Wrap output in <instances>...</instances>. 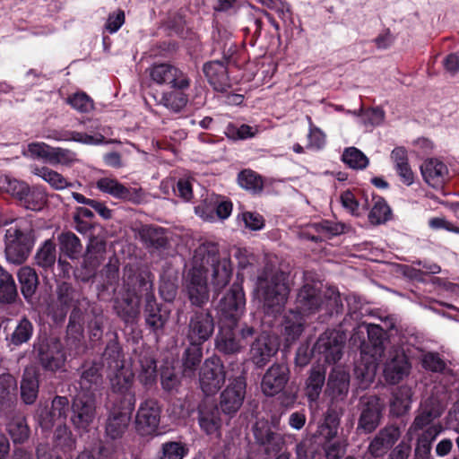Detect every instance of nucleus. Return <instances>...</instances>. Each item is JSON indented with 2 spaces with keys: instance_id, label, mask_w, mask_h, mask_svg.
<instances>
[{
  "instance_id": "obj_1",
  "label": "nucleus",
  "mask_w": 459,
  "mask_h": 459,
  "mask_svg": "<svg viewBox=\"0 0 459 459\" xmlns=\"http://www.w3.org/2000/svg\"><path fill=\"white\" fill-rule=\"evenodd\" d=\"M255 292L263 302L265 314L273 316L281 314L290 293L285 274L272 266H266L257 277Z\"/></svg>"
},
{
  "instance_id": "obj_2",
  "label": "nucleus",
  "mask_w": 459,
  "mask_h": 459,
  "mask_svg": "<svg viewBox=\"0 0 459 459\" xmlns=\"http://www.w3.org/2000/svg\"><path fill=\"white\" fill-rule=\"evenodd\" d=\"M124 288L126 295L123 298L117 299L115 301V310L117 314L126 322H132L139 313V294L146 293L152 288V284L135 273L132 267H126L123 276Z\"/></svg>"
},
{
  "instance_id": "obj_3",
  "label": "nucleus",
  "mask_w": 459,
  "mask_h": 459,
  "mask_svg": "<svg viewBox=\"0 0 459 459\" xmlns=\"http://www.w3.org/2000/svg\"><path fill=\"white\" fill-rule=\"evenodd\" d=\"M320 284L307 282L299 290L295 301L298 315H307L317 311L324 304L329 310L338 309L342 306L339 292L334 288H328L323 301L319 295Z\"/></svg>"
},
{
  "instance_id": "obj_4",
  "label": "nucleus",
  "mask_w": 459,
  "mask_h": 459,
  "mask_svg": "<svg viewBox=\"0 0 459 459\" xmlns=\"http://www.w3.org/2000/svg\"><path fill=\"white\" fill-rule=\"evenodd\" d=\"M367 332L369 339L376 338L373 341V352L369 353V351L362 349L360 361L355 367V373L362 381L370 383L376 376L378 362L384 351V348L380 341L382 329L378 325H368Z\"/></svg>"
},
{
  "instance_id": "obj_5",
  "label": "nucleus",
  "mask_w": 459,
  "mask_h": 459,
  "mask_svg": "<svg viewBox=\"0 0 459 459\" xmlns=\"http://www.w3.org/2000/svg\"><path fill=\"white\" fill-rule=\"evenodd\" d=\"M237 324L221 322L220 330L216 335V349L224 354H236L245 347L246 338L254 334V328L244 326L239 332L235 330Z\"/></svg>"
},
{
  "instance_id": "obj_6",
  "label": "nucleus",
  "mask_w": 459,
  "mask_h": 459,
  "mask_svg": "<svg viewBox=\"0 0 459 459\" xmlns=\"http://www.w3.org/2000/svg\"><path fill=\"white\" fill-rule=\"evenodd\" d=\"M29 236L17 225L11 226L5 232V256L15 264H21L28 258L31 249Z\"/></svg>"
},
{
  "instance_id": "obj_7",
  "label": "nucleus",
  "mask_w": 459,
  "mask_h": 459,
  "mask_svg": "<svg viewBox=\"0 0 459 459\" xmlns=\"http://www.w3.org/2000/svg\"><path fill=\"white\" fill-rule=\"evenodd\" d=\"M245 306L246 299L242 287L233 284L219 303L218 313L221 322L237 324L244 314Z\"/></svg>"
},
{
  "instance_id": "obj_8",
  "label": "nucleus",
  "mask_w": 459,
  "mask_h": 459,
  "mask_svg": "<svg viewBox=\"0 0 459 459\" xmlns=\"http://www.w3.org/2000/svg\"><path fill=\"white\" fill-rule=\"evenodd\" d=\"M226 379L224 366L219 358L207 359L199 373V383L206 395H213L222 387Z\"/></svg>"
},
{
  "instance_id": "obj_9",
  "label": "nucleus",
  "mask_w": 459,
  "mask_h": 459,
  "mask_svg": "<svg viewBox=\"0 0 459 459\" xmlns=\"http://www.w3.org/2000/svg\"><path fill=\"white\" fill-rule=\"evenodd\" d=\"M97 188L112 197L134 204H140L146 201V195L141 187L126 186L117 179L104 177L97 180Z\"/></svg>"
},
{
  "instance_id": "obj_10",
  "label": "nucleus",
  "mask_w": 459,
  "mask_h": 459,
  "mask_svg": "<svg viewBox=\"0 0 459 459\" xmlns=\"http://www.w3.org/2000/svg\"><path fill=\"white\" fill-rule=\"evenodd\" d=\"M150 77L157 84H168L177 90L190 86V79L178 67L169 64H158L150 68Z\"/></svg>"
},
{
  "instance_id": "obj_11",
  "label": "nucleus",
  "mask_w": 459,
  "mask_h": 459,
  "mask_svg": "<svg viewBox=\"0 0 459 459\" xmlns=\"http://www.w3.org/2000/svg\"><path fill=\"white\" fill-rule=\"evenodd\" d=\"M160 409L154 400L143 402L136 413L134 427L136 432L143 436H151L157 431L160 424Z\"/></svg>"
},
{
  "instance_id": "obj_12",
  "label": "nucleus",
  "mask_w": 459,
  "mask_h": 459,
  "mask_svg": "<svg viewBox=\"0 0 459 459\" xmlns=\"http://www.w3.org/2000/svg\"><path fill=\"white\" fill-rule=\"evenodd\" d=\"M253 435L255 442L264 448L267 455L281 452L285 445L284 436L273 430L267 420H257L253 427Z\"/></svg>"
},
{
  "instance_id": "obj_13",
  "label": "nucleus",
  "mask_w": 459,
  "mask_h": 459,
  "mask_svg": "<svg viewBox=\"0 0 459 459\" xmlns=\"http://www.w3.org/2000/svg\"><path fill=\"white\" fill-rule=\"evenodd\" d=\"M184 286L192 305L202 307L209 300L206 273L190 270L185 276Z\"/></svg>"
},
{
  "instance_id": "obj_14",
  "label": "nucleus",
  "mask_w": 459,
  "mask_h": 459,
  "mask_svg": "<svg viewBox=\"0 0 459 459\" xmlns=\"http://www.w3.org/2000/svg\"><path fill=\"white\" fill-rule=\"evenodd\" d=\"M69 410V401L65 396H56L51 407L40 408L38 411L39 423L43 430H49L55 425L65 423Z\"/></svg>"
},
{
  "instance_id": "obj_15",
  "label": "nucleus",
  "mask_w": 459,
  "mask_h": 459,
  "mask_svg": "<svg viewBox=\"0 0 459 459\" xmlns=\"http://www.w3.org/2000/svg\"><path fill=\"white\" fill-rule=\"evenodd\" d=\"M246 392V382L242 377L230 378V383L221 394L220 405L226 414L237 412L241 407Z\"/></svg>"
},
{
  "instance_id": "obj_16",
  "label": "nucleus",
  "mask_w": 459,
  "mask_h": 459,
  "mask_svg": "<svg viewBox=\"0 0 459 459\" xmlns=\"http://www.w3.org/2000/svg\"><path fill=\"white\" fill-rule=\"evenodd\" d=\"M213 331L212 316L206 312H196L189 321L187 340L190 344L201 345L212 336Z\"/></svg>"
},
{
  "instance_id": "obj_17",
  "label": "nucleus",
  "mask_w": 459,
  "mask_h": 459,
  "mask_svg": "<svg viewBox=\"0 0 459 459\" xmlns=\"http://www.w3.org/2000/svg\"><path fill=\"white\" fill-rule=\"evenodd\" d=\"M95 409L93 398L78 394L72 404L71 421L74 428L87 430L95 419Z\"/></svg>"
},
{
  "instance_id": "obj_18",
  "label": "nucleus",
  "mask_w": 459,
  "mask_h": 459,
  "mask_svg": "<svg viewBox=\"0 0 459 459\" xmlns=\"http://www.w3.org/2000/svg\"><path fill=\"white\" fill-rule=\"evenodd\" d=\"M346 337L339 331H328L320 336L316 348L328 363H335L342 355Z\"/></svg>"
},
{
  "instance_id": "obj_19",
  "label": "nucleus",
  "mask_w": 459,
  "mask_h": 459,
  "mask_svg": "<svg viewBox=\"0 0 459 459\" xmlns=\"http://www.w3.org/2000/svg\"><path fill=\"white\" fill-rule=\"evenodd\" d=\"M128 406L122 410L114 408L108 414L106 422V435L111 439L120 438L128 427L131 412L134 405V395L129 394Z\"/></svg>"
},
{
  "instance_id": "obj_20",
  "label": "nucleus",
  "mask_w": 459,
  "mask_h": 459,
  "mask_svg": "<svg viewBox=\"0 0 459 459\" xmlns=\"http://www.w3.org/2000/svg\"><path fill=\"white\" fill-rule=\"evenodd\" d=\"M443 407L435 400L425 401L418 411L413 422L408 429L406 436L409 441L413 438V436L419 430H424L428 427L433 425L432 422L437 418L440 417L443 412Z\"/></svg>"
},
{
  "instance_id": "obj_21",
  "label": "nucleus",
  "mask_w": 459,
  "mask_h": 459,
  "mask_svg": "<svg viewBox=\"0 0 459 459\" xmlns=\"http://www.w3.org/2000/svg\"><path fill=\"white\" fill-rule=\"evenodd\" d=\"M289 380V368L284 364H273L264 373L261 389L266 396L281 393Z\"/></svg>"
},
{
  "instance_id": "obj_22",
  "label": "nucleus",
  "mask_w": 459,
  "mask_h": 459,
  "mask_svg": "<svg viewBox=\"0 0 459 459\" xmlns=\"http://www.w3.org/2000/svg\"><path fill=\"white\" fill-rule=\"evenodd\" d=\"M39 361L45 369L56 371L65 366V354L58 340L50 339L42 343L39 350Z\"/></svg>"
},
{
  "instance_id": "obj_23",
  "label": "nucleus",
  "mask_w": 459,
  "mask_h": 459,
  "mask_svg": "<svg viewBox=\"0 0 459 459\" xmlns=\"http://www.w3.org/2000/svg\"><path fill=\"white\" fill-rule=\"evenodd\" d=\"M279 345L276 340L267 334H261L251 344L249 355L252 362L264 367L276 354Z\"/></svg>"
},
{
  "instance_id": "obj_24",
  "label": "nucleus",
  "mask_w": 459,
  "mask_h": 459,
  "mask_svg": "<svg viewBox=\"0 0 459 459\" xmlns=\"http://www.w3.org/2000/svg\"><path fill=\"white\" fill-rule=\"evenodd\" d=\"M410 364L403 351L394 349L389 351V357L385 364L384 375L390 384H396L409 374Z\"/></svg>"
},
{
  "instance_id": "obj_25",
  "label": "nucleus",
  "mask_w": 459,
  "mask_h": 459,
  "mask_svg": "<svg viewBox=\"0 0 459 459\" xmlns=\"http://www.w3.org/2000/svg\"><path fill=\"white\" fill-rule=\"evenodd\" d=\"M100 370L101 365L99 363L82 366L79 380V394L86 397H94L95 393L100 391L103 385V377Z\"/></svg>"
},
{
  "instance_id": "obj_26",
  "label": "nucleus",
  "mask_w": 459,
  "mask_h": 459,
  "mask_svg": "<svg viewBox=\"0 0 459 459\" xmlns=\"http://www.w3.org/2000/svg\"><path fill=\"white\" fill-rule=\"evenodd\" d=\"M219 257L221 256L219 255L217 244L212 242L202 243L194 250L190 270L207 273L212 264L215 263Z\"/></svg>"
},
{
  "instance_id": "obj_27",
  "label": "nucleus",
  "mask_w": 459,
  "mask_h": 459,
  "mask_svg": "<svg viewBox=\"0 0 459 459\" xmlns=\"http://www.w3.org/2000/svg\"><path fill=\"white\" fill-rule=\"evenodd\" d=\"M350 375L344 369L334 368L326 383L325 394L333 401H342L349 391Z\"/></svg>"
},
{
  "instance_id": "obj_28",
  "label": "nucleus",
  "mask_w": 459,
  "mask_h": 459,
  "mask_svg": "<svg viewBox=\"0 0 459 459\" xmlns=\"http://www.w3.org/2000/svg\"><path fill=\"white\" fill-rule=\"evenodd\" d=\"M203 70L209 83L216 91L224 92L230 87L226 61L207 62L204 65Z\"/></svg>"
},
{
  "instance_id": "obj_29",
  "label": "nucleus",
  "mask_w": 459,
  "mask_h": 459,
  "mask_svg": "<svg viewBox=\"0 0 459 459\" xmlns=\"http://www.w3.org/2000/svg\"><path fill=\"white\" fill-rule=\"evenodd\" d=\"M133 365L140 381L144 385H151L156 381V360L150 351H141L134 359Z\"/></svg>"
},
{
  "instance_id": "obj_30",
  "label": "nucleus",
  "mask_w": 459,
  "mask_h": 459,
  "mask_svg": "<svg viewBox=\"0 0 459 459\" xmlns=\"http://www.w3.org/2000/svg\"><path fill=\"white\" fill-rule=\"evenodd\" d=\"M400 437V430L395 426L382 429L368 446V452L374 457L385 455Z\"/></svg>"
},
{
  "instance_id": "obj_31",
  "label": "nucleus",
  "mask_w": 459,
  "mask_h": 459,
  "mask_svg": "<svg viewBox=\"0 0 459 459\" xmlns=\"http://www.w3.org/2000/svg\"><path fill=\"white\" fill-rule=\"evenodd\" d=\"M83 345V328L82 316L78 310H74L69 318L67 326L66 346L69 355H77Z\"/></svg>"
},
{
  "instance_id": "obj_32",
  "label": "nucleus",
  "mask_w": 459,
  "mask_h": 459,
  "mask_svg": "<svg viewBox=\"0 0 459 459\" xmlns=\"http://www.w3.org/2000/svg\"><path fill=\"white\" fill-rule=\"evenodd\" d=\"M420 170L426 183L432 187H441L448 178L446 165L437 159L426 160Z\"/></svg>"
},
{
  "instance_id": "obj_33",
  "label": "nucleus",
  "mask_w": 459,
  "mask_h": 459,
  "mask_svg": "<svg viewBox=\"0 0 459 459\" xmlns=\"http://www.w3.org/2000/svg\"><path fill=\"white\" fill-rule=\"evenodd\" d=\"M382 405L376 396L368 398L362 409L359 427L366 432L373 431L379 424Z\"/></svg>"
},
{
  "instance_id": "obj_34",
  "label": "nucleus",
  "mask_w": 459,
  "mask_h": 459,
  "mask_svg": "<svg viewBox=\"0 0 459 459\" xmlns=\"http://www.w3.org/2000/svg\"><path fill=\"white\" fill-rule=\"evenodd\" d=\"M442 430V426L439 423H436L428 427L419 435L415 447V456L418 459H427L429 456L432 443Z\"/></svg>"
},
{
  "instance_id": "obj_35",
  "label": "nucleus",
  "mask_w": 459,
  "mask_h": 459,
  "mask_svg": "<svg viewBox=\"0 0 459 459\" xmlns=\"http://www.w3.org/2000/svg\"><path fill=\"white\" fill-rule=\"evenodd\" d=\"M212 283L215 290H220L224 288L231 278L232 266L230 260L224 256L219 257L217 261L210 266Z\"/></svg>"
},
{
  "instance_id": "obj_36",
  "label": "nucleus",
  "mask_w": 459,
  "mask_h": 459,
  "mask_svg": "<svg viewBox=\"0 0 459 459\" xmlns=\"http://www.w3.org/2000/svg\"><path fill=\"white\" fill-rule=\"evenodd\" d=\"M221 424L220 411L215 405L204 404L200 406L199 425L206 434L212 435L217 433Z\"/></svg>"
},
{
  "instance_id": "obj_37",
  "label": "nucleus",
  "mask_w": 459,
  "mask_h": 459,
  "mask_svg": "<svg viewBox=\"0 0 459 459\" xmlns=\"http://www.w3.org/2000/svg\"><path fill=\"white\" fill-rule=\"evenodd\" d=\"M325 382V368L322 365L313 367L306 381V395L310 403L319 398Z\"/></svg>"
},
{
  "instance_id": "obj_38",
  "label": "nucleus",
  "mask_w": 459,
  "mask_h": 459,
  "mask_svg": "<svg viewBox=\"0 0 459 459\" xmlns=\"http://www.w3.org/2000/svg\"><path fill=\"white\" fill-rule=\"evenodd\" d=\"M114 368L116 371L109 376L112 389L115 392L126 394L129 392L134 379V374L131 369L125 367L120 361L116 360Z\"/></svg>"
},
{
  "instance_id": "obj_39",
  "label": "nucleus",
  "mask_w": 459,
  "mask_h": 459,
  "mask_svg": "<svg viewBox=\"0 0 459 459\" xmlns=\"http://www.w3.org/2000/svg\"><path fill=\"white\" fill-rule=\"evenodd\" d=\"M31 172L42 178L55 190H64L66 188H72L74 184L70 182L62 174L56 170H53L48 167H33Z\"/></svg>"
},
{
  "instance_id": "obj_40",
  "label": "nucleus",
  "mask_w": 459,
  "mask_h": 459,
  "mask_svg": "<svg viewBox=\"0 0 459 459\" xmlns=\"http://www.w3.org/2000/svg\"><path fill=\"white\" fill-rule=\"evenodd\" d=\"M6 430L14 444H23L30 435L27 420L22 414H15L9 420Z\"/></svg>"
},
{
  "instance_id": "obj_41",
  "label": "nucleus",
  "mask_w": 459,
  "mask_h": 459,
  "mask_svg": "<svg viewBox=\"0 0 459 459\" xmlns=\"http://www.w3.org/2000/svg\"><path fill=\"white\" fill-rule=\"evenodd\" d=\"M17 384L10 374L0 376V408H11L16 400Z\"/></svg>"
},
{
  "instance_id": "obj_42",
  "label": "nucleus",
  "mask_w": 459,
  "mask_h": 459,
  "mask_svg": "<svg viewBox=\"0 0 459 459\" xmlns=\"http://www.w3.org/2000/svg\"><path fill=\"white\" fill-rule=\"evenodd\" d=\"M412 392L411 387L402 385L398 387L393 394V400L391 402V412L394 415L401 416L406 413L411 403Z\"/></svg>"
},
{
  "instance_id": "obj_43",
  "label": "nucleus",
  "mask_w": 459,
  "mask_h": 459,
  "mask_svg": "<svg viewBox=\"0 0 459 459\" xmlns=\"http://www.w3.org/2000/svg\"><path fill=\"white\" fill-rule=\"evenodd\" d=\"M152 295L147 292L146 323L154 330L161 329L169 318V313L160 308L152 299Z\"/></svg>"
},
{
  "instance_id": "obj_44",
  "label": "nucleus",
  "mask_w": 459,
  "mask_h": 459,
  "mask_svg": "<svg viewBox=\"0 0 459 459\" xmlns=\"http://www.w3.org/2000/svg\"><path fill=\"white\" fill-rule=\"evenodd\" d=\"M139 235L146 247L153 249L164 247L168 242L165 232L161 228L143 226L140 230Z\"/></svg>"
},
{
  "instance_id": "obj_45",
  "label": "nucleus",
  "mask_w": 459,
  "mask_h": 459,
  "mask_svg": "<svg viewBox=\"0 0 459 459\" xmlns=\"http://www.w3.org/2000/svg\"><path fill=\"white\" fill-rule=\"evenodd\" d=\"M39 392V382L33 369H26L24 371L21 383L22 398L27 404L35 402Z\"/></svg>"
},
{
  "instance_id": "obj_46",
  "label": "nucleus",
  "mask_w": 459,
  "mask_h": 459,
  "mask_svg": "<svg viewBox=\"0 0 459 459\" xmlns=\"http://www.w3.org/2000/svg\"><path fill=\"white\" fill-rule=\"evenodd\" d=\"M61 252L70 259H78L82 251V246L78 237L72 233H62L58 237Z\"/></svg>"
},
{
  "instance_id": "obj_47",
  "label": "nucleus",
  "mask_w": 459,
  "mask_h": 459,
  "mask_svg": "<svg viewBox=\"0 0 459 459\" xmlns=\"http://www.w3.org/2000/svg\"><path fill=\"white\" fill-rule=\"evenodd\" d=\"M18 280L24 298H30L34 294L38 285V275L34 269L29 266L22 267L18 271Z\"/></svg>"
},
{
  "instance_id": "obj_48",
  "label": "nucleus",
  "mask_w": 459,
  "mask_h": 459,
  "mask_svg": "<svg viewBox=\"0 0 459 459\" xmlns=\"http://www.w3.org/2000/svg\"><path fill=\"white\" fill-rule=\"evenodd\" d=\"M203 357V351L200 345L190 344L184 353L183 359V375L192 377L195 375L196 367L200 364Z\"/></svg>"
},
{
  "instance_id": "obj_49",
  "label": "nucleus",
  "mask_w": 459,
  "mask_h": 459,
  "mask_svg": "<svg viewBox=\"0 0 459 459\" xmlns=\"http://www.w3.org/2000/svg\"><path fill=\"white\" fill-rule=\"evenodd\" d=\"M303 316L290 310L284 320V333L287 342L291 343L299 337L303 332Z\"/></svg>"
},
{
  "instance_id": "obj_50",
  "label": "nucleus",
  "mask_w": 459,
  "mask_h": 459,
  "mask_svg": "<svg viewBox=\"0 0 459 459\" xmlns=\"http://www.w3.org/2000/svg\"><path fill=\"white\" fill-rule=\"evenodd\" d=\"M35 260L44 269L52 268L56 260V244L51 239H47L38 249Z\"/></svg>"
},
{
  "instance_id": "obj_51",
  "label": "nucleus",
  "mask_w": 459,
  "mask_h": 459,
  "mask_svg": "<svg viewBox=\"0 0 459 459\" xmlns=\"http://www.w3.org/2000/svg\"><path fill=\"white\" fill-rule=\"evenodd\" d=\"M16 296L17 289L13 276L0 266V301L10 303Z\"/></svg>"
},
{
  "instance_id": "obj_52",
  "label": "nucleus",
  "mask_w": 459,
  "mask_h": 459,
  "mask_svg": "<svg viewBox=\"0 0 459 459\" xmlns=\"http://www.w3.org/2000/svg\"><path fill=\"white\" fill-rule=\"evenodd\" d=\"M20 201L22 202L23 205L27 209L39 211L47 202V195L42 189L38 187L30 189L28 186L26 192Z\"/></svg>"
},
{
  "instance_id": "obj_53",
  "label": "nucleus",
  "mask_w": 459,
  "mask_h": 459,
  "mask_svg": "<svg viewBox=\"0 0 459 459\" xmlns=\"http://www.w3.org/2000/svg\"><path fill=\"white\" fill-rule=\"evenodd\" d=\"M373 200L374 205L368 214V219L373 224L385 223L391 217V209L383 198L374 197Z\"/></svg>"
},
{
  "instance_id": "obj_54",
  "label": "nucleus",
  "mask_w": 459,
  "mask_h": 459,
  "mask_svg": "<svg viewBox=\"0 0 459 459\" xmlns=\"http://www.w3.org/2000/svg\"><path fill=\"white\" fill-rule=\"evenodd\" d=\"M33 333V325L27 318H22L14 328L9 339L10 343L19 346L27 342Z\"/></svg>"
},
{
  "instance_id": "obj_55",
  "label": "nucleus",
  "mask_w": 459,
  "mask_h": 459,
  "mask_svg": "<svg viewBox=\"0 0 459 459\" xmlns=\"http://www.w3.org/2000/svg\"><path fill=\"white\" fill-rule=\"evenodd\" d=\"M28 185L25 182L19 181L8 175L0 174V190L6 192L21 200L27 190Z\"/></svg>"
},
{
  "instance_id": "obj_56",
  "label": "nucleus",
  "mask_w": 459,
  "mask_h": 459,
  "mask_svg": "<svg viewBox=\"0 0 459 459\" xmlns=\"http://www.w3.org/2000/svg\"><path fill=\"white\" fill-rule=\"evenodd\" d=\"M342 161L350 168L355 169H365L368 164V157L355 147H348L343 151Z\"/></svg>"
},
{
  "instance_id": "obj_57",
  "label": "nucleus",
  "mask_w": 459,
  "mask_h": 459,
  "mask_svg": "<svg viewBox=\"0 0 459 459\" xmlns=\"http://www.w3.org/2000/svg\"><path fill=\"white\" fill-rule=\"evenodd\" d=\"M187 101V96L183 92L170 91L162 94L159 104L178 113L186 107Z\"/></svg>"
},
{
  "instance_id": "obj_58",
  "label": "nucleus",
  "mask_w": 459,
  "mask_h": 459,
  "mask_svg": "<svg viewBox=\"0 0 459 459\" xmlns=\"http://www.w3.org/2000/svg\"><path fill=\"white\" fill-rule=\"evenodd\" d=\"M238 181L242 188L258 192L263 188V180L255 172L245 169L238 174Z\"/></svg>"
},
{
  "instance_id": "obj_59",
  "label": "nucleus",
  "mask_w": 459,
  "mask_h": 459,
  "mask_svg": "<svg viewBox=\"0 0 459 459\" xmlns=\"http://www.w3.org/2000/svg\"><path fill=\"white\" fill-rule=\"evenodd\" d=\"M76 160V154L68 150L60 147H53L49 163L52 165L60 164L63 166H70Z\"/></svg>"
},
{
  "instance_id": "obj_60",
  "label": "nucleus",
  "mask_w": 459,
  "mask_h": 459,
  "mask_svg": "<svg viewBox=\"0 0 459 459\" xmlns=\"http://www.w3.org/2000/svg\"><path fill=\"white\" fill-rule=\"evenodd\" d=\"M359 123L366 127L379 126L383 123L385 113L380 108H372L360 112Z\"/></svg>"
},
{
  "instance_id": "obj_61",
  "label": "nucleus",
  "mask_w": 459,
  "mask_h": 459,
  "mask_svg": "<svg viewBox=\"0 0 459 459\" xmlns=\"http://www.w3.org/2000/svg\"><path fill=\"white\" fill-rule=\"evenodd\" d=\"M54 437L56 446L62 449L72 450L74 446L72 433L65 424L56 428Z\"/></svg>"
},
{
  "instance_id": "obj_62",
  "label": "nucleus",
  "mask_w": 459,
  "mask_h": 459,
  "mask_svg": "<svg viewBox=\"0 0 459 459\" xmlns=\"http://www.w3.org/2000/svg\"><path fill=\"white\" fill-rule=\"evenodd\" d=\"M187 449L179 442H167L162 445L160 459H183Z\"/></svg>"
},
{
  "instance_id": "obj_63",
  "label": "nucleus",
  "mask_w": 459,
  "mask_h": 459,
  "mask_svg": "<svg viewBox=\"0 0 459 459\" xmlns=\"http://www.w3.org/2000/svg\"><path fill=\"white\" fill-rule=\"evenodd\" d=\"M67 102L82 113H88L93 109V102L85 93H75L68 98Z\"/></svg>"
},
{
  "instance_id": "obj_64",
  "label": "nucleus",
  "mask_w": 459,
  "mask_h": 459,
  "mask_svg": "<svg viewBox=\"0 0 459 459\" xmlns=\"http://www.w3.org/2000/svg\"><path fill=\"white\" fill-rule=\"evenodd\" d=\"M307 140V147L314 150H322L326 143L325 133L320 128L313 126H310Z\"/></svg>"
}]
</instances>
